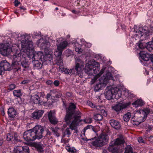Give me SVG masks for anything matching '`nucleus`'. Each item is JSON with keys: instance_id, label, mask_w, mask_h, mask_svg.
Instances as JSON below:
<instances>
[{"instance_id": "4c0bfd02", "label": "nucleus", "mask_w": 153, "mask_h": 153, "mask_svg": "<svg viewBox=\"0 0 153 153\" xmlns=\"http://www.w3.org/2000/svg\"><path fill=\"white\" fill-rule=\"evenodd\" d=\"M42 47L45 50V51H46V49H48V47L50 46V44L49 42H48L47 43L44 41L42 42Z\"/></svg>"}, {"instance_id": "e433bc0d", "label": "nucleus", "mask_w": 153, "mask_h": 153, "mask_svg": "<svg viewBox=\"0 0 153 153\" xmlns=\"http://www.w3.org/2000/svg\"><path fill=\"white\" fill-rule=\"evenodd\" d=\"M94 119L96 121H100L102 120L103 116L100 114H97L94 115Z\"/></svg>"}, {"instance_id": "72a5a7b5", "label": "nucleus", "mask_w": 153, "mask_h": 153, "mask_svg": "<svg viewBox=\"0 0 153 153\" xmlns=\"http://www.w3.org/2000/svg\"><path fill=\"white\" fill-rule=\"evenodd\" d=\"M131 117V114L130 112H128L125 114L123 116V120L126 122L128 121Z\"/></svg>"}, {"instance_id": "b1692460", "label": "nucleus", "mask_w": 153, "mask_h": 153, "mask_svg": "<svg viewBox=\"0 0 153 153\" xmlns=\"http://www.w3.org/2000/svg\"><path fill=\"white\" fill-rule=\"evenodd\" d=\"M68 45V42L67 41H64L60 43L59 45H57V48L58 49L61 50L63 51Z\"/></svg>"}, {"instance_id": "412c9836", "label": "nucleus", "mask_w": 153, "mask_h": 153, "mask_svg": "<svg viewBox=\"0 0 153 153\" xmlns=\"http://www.w3.org/2000/svg\"><path fill=\"white\" fill-rule=\"evenodd\" d=\"M13 61L12 65L11 66L12 67V69H16L17 71L20 70V64L19 63L21 61H17L15 60L14 59H13Z\"/></svg>"}, {"instance_id": "bb28decb", "label": "nucleus", "mask_w": 153, "mask_h": 153, "mask_svg": "<svg viewBox=\"0 0 153 153\" xmlns=\"http://www.w3.org/2000/svg\"><path fill=\"white\" fill-rule=\"evenodd\" d=\"M13 94L15 97L19 98H20L22 95V90L21 89L14 90L13 91Z\"/></svg>"}, {"instance_id": "49530a36", "label": "nucleus", "mask_w": 153, "mask_h": 153, "mask_svg": "<svg viewBox=\"0 0 153 153\" xmlns=\"http://www.w3.org/2000/svg\"><path fill=\"white\" fill-rule=\"evenodd\" d=\"M16 88V85L14 84L10 85L8 89L10 91L13 90Z\"/></svg>"}, {"instance_id": "c03bdc74", "label": "nucleus", "mask_w": 153, "mask_h": 153, "mask_svg": "<svg viewBox=\"0 0 153 153\" xmlns=\"http://www.w3.org/2000/svg\"><path fill=\"white\" fill-rule=\"evenodd\" d=\"M68 152L72 153H75L76 152V150L74 148H71L69 147H67L66 148Z\"/></svg>"}, {"instance_id": "c756f323", "label": "nucleus", "mask_w": 153, "mask_h": 153, "mask_svg": "<svg viewBox=\"0 0 153 153\" xmlns=\"http://www.w3.org/2000/svg\"><path fill=\"white\" fill-rule=\"evenodd\" d=\"M132 105H135L136 107L141 106L143 105V102L141 99L137 100L132 103Z\"/></svg>"}, {"instance_id": "13d9d810", "label": "nucleus", "mask_w": 153, "mask_h": 153, "mask_svg": "<svg viewBox=\"0 0 153 153\" xmlns=\"http://www.w3.org/2000/svg\"><path fill=\"white\" fill-rule=\"evenodd\" d=\"M104 69H102L100 72V73L97 74V76H100L104 72Z\"/></svg>"}, {"instance_id": "c85d7f7f", "label": "nucleus", "mask_w": 153, "mask_h": 153, "mask_svg": "<svg viewBox=\"0 0 153 153\" xmlns=\"http://www.w3.org/2000/svg\"><path fill=\"white\" fill-rule=\"evenodd\" d=\"M56 64L57 65L59 66V67H62L64 65L62 58L61 57H57L56 59Z\"/></svg>"}, {"instance_id": "338daca9", "label": "nucleus", "mask_w": 153, "mask_h": 153, "mask_svg": "<svg viewBox=\"0 0 153 153\" xmlns=\"http://www.w3.org/2000/svg\"><path fill=\"white\" fill-rule=\"evenodd\" d=\"M45 96V94L44 92H42L40 93V96L42 97H44Z\"/></svg>"}, {"instance_id": "603ef678", "label": "nucleus", "mask_w": 153, "mask_h": 153, "mask_svg": "<svg viewBox=\"0 0 153 153\" xmlns=\"http://www.w3.org/2000/svg\"><path fill=\"white\" fill-rule=\"evenodd\" d=\"M53 84L55 86H57L59 85V82L58 80H55L53 82Z\"/></svg>"}, {"instance_id": "cd10ccee", "label": "nucleus", "mask_w": 153, "mask_h": 153, "mask_svg": "<svg viewBox=\"0 0 153 153\" xmlns=\"http://www.w3.org/2000/svg\"><path fill=\"white\" fill-rule=\"evenodd\" d=\"M59 70L65 72V74H69L74 71V69H69L65 68L64 67H59Z\"/></svg>"}, {"instance_id": "79ce46f5", "label": "nucleus", "mask_w": 153, "mask_h": 153, "mask_svg": "<svg viewBox=\"0 0 153 153\" xmlns=\"http://www.w3.org/2000/svg\"><path fill=\"white\" fill-rule=\"evenodd\" d=\"M44 61H47L49 59H51L52 58V56L51 54L48 53L47 52L45 53V55L44 56Z\"/></svg>"}, {"instance_id": "ddd939ff", "label": "nucleus", "mask_w": 153, "mask_h": 153, "mask_svg": "<svg viewBox=\"0 0 153 153\" xmlns=\"http://www.w3.org/2000/svg\"><path fill=\"white\" fill-rule=\"evenodd\" d=\"M22 52L21 53V51L19 49H16L15 51V52L13 55V59H14L15 60L21 61L22 58H23L24 56L23 55H21Z\"/></svg>"}, {"instance_id": "5fc2aeb1", "label": "nucleus", "mask_w": 153, "mask_h": 153, "mask_svg": "<svg viewBox=\"0 0 153 153\" xmlns=\"http://www.w3.org/2000/svg\"><path fill=\"white\" fill-rule=\"evenodd\" d=\"M101 112L102 114H103V115L104 116H107V112H106L103 109H102L101 110Z\"/></svg>"}, {"instance_id": "423d86ee", "label": "nucleus", "mask_w": 153, "mask_h": 153, "mask_svg": "<svg viewBox=\"0 0 153 153\" xmlns=\"http://www.w3.org/2000/svg\"><path fill=\"white\" fill-rule=\"evenodd\" d=\"M108 139V137L107 135L101 134L95 141L92 142L91 144L95 147H101L106 144Z\"/></svg>"}, {"instance_id": "e2e57ef3", "label": "nucleus", "mask_w": 153, "mask_h": 153, "mask_svg": "<svg viewBox=\"0 0 153 153\" xmlns=\"http://www.w3.org/2000/svg\"><path fill=\"white\" fill-rule=\"evenodd\" d=\"M46 83L48 85H50L53 83V82L51 80H49L46 81Z\"/></svg>"}, {"instance_id": "a211bd4d", "label": "nucleus", "mask_w": 153, "mask_h": 153, "mask_svg": "<svg viewBox=\"0 0 153 153\" xmlns=\"http://www.w3.org/2000/svg\"><path fill=\"white\" fill-rule=\"evenodd\" d=\"M140 114H138V117L137 119V120H134L132 121L134 122L135 121L136 122V123L134 124L135 125H138L144 121L146 119L147 117L146 115H143V116H140Z\"/></svg>"}, {"instance_id": "3c124183", "label": "nucleus", "mask_w": 153, "mask_h": 153, "mask_svg": "<svg viewBox=\"0 0 153 153\" xmlns=\"http://www.w3.org/2000/svg\"><path fill=\"white\" fill-rule=\"evenodd\" d=\"M88 105L92 108H94L95 107V105L90 101L88 102Z\"/></svg>"}, {"instance_id": "6ab92c4d", "label": "nucleus", "mask_w": 153, "mask_h": 153, "mask_svg": "<svg viewBox=\"0 0 153 153\" xmlns=\"http://www.w3.org/2000/svg\"><path fill=\"white\" fill-rule=\"evenodd\" d=\"M31 99L33 102L36 104H41L42 102V101L40 100V97L38 95L34 94L33 95L30 96Z\"/></svg>"}, {"instance_id": "5701e85b", "label": "nucleus", "mask_w": 153, "mask_h": 153, "mask_svg": "<svg viewBox=\"0 0 153 153\" xmlns=\"http://www.w3.org/2000/svg\"><path fill=\"white\" fill-rule=\"evenodd\" d=\"M110 123L111 125L114 128L118 129L120 127V125L117 121L112 120H110Z\"/></svg>"}, {"instance_id": "20e7f679", "label": "nucleus", "mask_w": 153, "mask_h": 153, "mask_svg": "<svg viewBox=\"0 0 153 153\" xmlns=\"http://www.w3.org/2000/svg\"><path fill=\"white\" fill-rule=\"evenodd\" d=\"M125 142L123 136L120 135L115 140L111 142L108 149L112 153H121L122 150L119 146L124 144Z\"/></svg>"}, {"instance_id": "a18cd8bd", "label": "nucleus", "mask_w": 153, "mask_h": 153, "mask_svg": "<svg viewBox=\"0 0 153 153\" xmlns=\"http://www.w3.org/2000/svg\"><path fill=\"white\" fill-rule=\"evenodd\" d=\"M13 139V136L10 134H8L7 135V140L8 141L11 140Z\"/></svg>"}, {"instance_id": "39448f33", "label": "nucleus", "mask_w": 153, "mask_h": 153, "mask_svg": "<svg viewBox=\"0 0 153 153\" xmlns=\"http://www.w3.org/2000/svg\"><path fill=\"white\" fill-rule=\"evenodd\" d=\"M94 65L86 64L85 67V73L89 76H91L94 74H96L99 71L100 68L99 67V64L97 62H94Z\"/></svg>"}, {"instance_id": "052dcab7", "label": "nucleus", "mask_w": 153, "mask_h": 153, "mask_svg": "<svg viewBox=\"0 0 153 153\" xmlns=\"http://www.w3.org/2000/svg\"><path fill=\"white\" fill-rule=\"evenodd\" d=\"M92 126L91 125H88L86 127H85L84 129V130L85 131L86 130L88 129H90L92 127Z\"/></svg>"}, {"instance_id": "aec40b11", "label": "nucleus", "mask_w": 153, "mask_h": 153, "mask_svg": "<svg viewBox=\"0 0 153 153\" xmlns=\"http://www.w3.org/2000/svg\"><path fill=\"white\" fill-rule=\"evenodd\" d=\"M7 113L9 117L13 118L16 115V111L14 108L11 107L8 109Z\"/></svg>"}, {"instance_id": "9b49d317", "label": "nucleus", "mask_w": 153, "mask_h": 153, "mask_svg": "<svg viewBox=\"0 0 153 153\" xmlns=\"http://www.w3.org/2000/svg\"><path fill=\"white\" fill-rule=\"evenodd\" d=\"M15 153H29V149L27 146H17L14 148Z\"/></svg>"}, {"instance_id": "a19ab883", "label": "nucleus", "mask_w": 153, "mask_h": 153, "mask_svg": "<svg viewBox=\"0 0 153 153\" xmlns=\"http://www.w3.org/2000/svg\"><path fill=\"white\" fill-rule=\"evenodd\" d=\"M71 134V133L69 128H67L64 132V134L63 135V137H65L66 135H68V137H69L70 135Z\"/></svg>"}, {"instance_id": "6e6d98bb", "label": "nucleus", "mask_w": 153, "mask_h": 153, "mask_svg": "<svg viewBox=\"0 0 153 153\" xmlns=\"http://www.w3.org/2000/svg\"><path fill=\"white\" fill-rule=\"evenodd\" d=\"M150 60L151 62H152V63L151 68L152 69H153V54H152L151 55L150 57Z\"/></svg>"}, {"instance_id": "09e8293b", "label": "nucleus", "mask_w": 153, "mask_h": 153, "mask_svg": "<svg viewBox=\"0 0 153 153\" xmlns=\"http://www.w3.org/2000/svg\"><path fill=\"white\" fill-rule=\"evenodd\" d=\"M75 51L78 52L79 53H80L82 52V50L80 48L76 47L75 48Z\"/></svg>"}, {"instance_id": "2eb2a0df", "label": "nucleus", "mask_w": 153, "mask_h": 153, "mask_svg": "<svg viewBox=\"0 0 153 153\" xmlns=\"http://www.w3.org/2000/svg\"><path fill=\"white\" fill-rule=\"evenodd\" d=\"M0 63L4 71H10L12 69V66L6 60L2 61Z\"/></svg>"}, {"instance_id": "69168bd1", "label": "nucleus", "mask_w": 153, "mask_h": 153, "mask_svg": "<svg viewBox=\"0 0 153 153\" xmlns=\"http://www.w3.org/2000/svg\"><path fill=\"white\" fill-rule=\"evenodd\" d=\"M51 135V133L49 130H48L47 131L46 135Z\"/></svg>"}, {"instance_id": "9d476101", "label": "nucleus", "mask_w": 153, "mask_h": 153, "mask_svg": "<svg viewBox=\"0 0 153 153\" xmlns=\"http://www.w3.org/2000/svg\"><path fill=\"white\" fill-rule=\"evenodd\" d=\"M129 104L128 103H118L114 106H112V108L117 113H119L120 112L122 111L123 109L126 108L129 105Z\"/></svg>"}, {"instance_id": "864d4df0", "label": "nucleus", "mask_w": 153, "mask_h": 153, "mask_svg": "<svg viewBox=\"0 0 153 153\" xmlns=\"http://www.w3.org/2000/svg\"><path fill=\"white\" fill-rule=\"evenodd\" d=\"M62 96V94L61 93H59L55 95V97L56 98H60Z\"/></svg>"}, {"instance_id": "4be33fe9", "label": "nucleus", "mask_w": 153, "mask_h": 153, "mask_svg": "<svg viewBox=\"0 0 153 153\" xmlns=\"http://www.w3.org/2000/svg\"><path fill=\"white\" fill-rule=\"evenodd\" d=\"M106 84L105 82H101L100 81V82L97 84H96L94 88V91H97L100 90L102 88L105 86Z\"/></svg>"}, {"instance_id": "8fccbe9b", "label": "nucleus", "mask_w": 153, "mask_h": 153, "mask_svg": "<svg viewBox=\"0 0 153 153\" xmlns=\"http://www.w3.org/2000/svg\"><path fill=\"white\" fill-rule=\"evenodd\" d=\"M30 82V81L29 80L26 79V80H24L23 81H22L21 82V84H27L28 83Z\"/></svg>"}, {"instance_id": "4468645a", "label": "nucleus", "mask_w": 153, "mask_h": 153, "mask_svg": "<svg viewBox=\"0 0 153 153\" xmlns=\"http://www.w3.org/2000/svg\"><path fill=\"white\" fill-rule=\"evenodd\" d=\"M48 113V117L50 123L54 125L57 124L58 121L55 116L54 113L51 111Z\"/></svg>"}, {"instance_id": "f704fd0d", "label": "nucleus", "mask_w": 153, "mask_h": 153, "mask_svg": "<svg viewBox=\"0 0 153 153\" xmlns=\"http://www.w3.org/2000/svg\"><path fill=\"white\" fill-rule=\"evenodd\" d=\"M51 129L57 137L59 136L60 134L58 132L59 128L58 127H51Z\"/></svg>"}, {"instance_id": "7c9ffc66", "label": "nucleus", "mask_w": 153, "mask_h": 153, "mask_svg": "<svg viewBox=\"0 0 153 153\" xmlns=\"http://www.w3.org/2000/svg\"><path fill=\"white\" fill-rule=\"evenodd\" d=\"M151 55L148 54H141L140 56L141 58L144 61H147L150 59V57Z\"/></svg>"}, {"instance_id": "393cba45", "label": "nucleus", "mask_w": 153, "mask_h": 153, "mask_svg": "<svg viewBox=\"0 0 153 153\" xmlns=\"http://www.w3.org/2000/svg\"><path fill=\"white\" fill-rule=\"evenodd\" d=\"M113 77L110 72H107L105 75L104 76L103 82L105 83L106 81L108 80L113 79Z\"/></svg>"}, {"instance_id": "58836bf2", "label": "nucleus", "mask_w": 153, "mask_h": 153, "mask_svg": "<svg viewBox=\"0 0 153 153\" xmlns=\"http://www.w3.org/2000/svg\"><path fill=\"white\" fill-rule=\"evenodd\" d=\"M124 153H133L132 147L130 146H127L125 148Z\"/></svg>"}, {"instance_id": "473e14b6", "label": "nucleus", "mask_w": 153, "mask_h": 153, "mask_svg": "<svg viewBox=\"0 0 153 153\" xmlns=\"http://www.w3.org/2000/svg\"><path fill=\"white\" fill-rule=\"evenodd\" d=\"M33 146L38 150L41 151L43 149V145L40 143H35L33 144Z\"/></svg>"}, {"instance_id": "a878e982", "label": "nucleus", "mask_w": 153, "mask_h": 153, "mask_svg": "<svg viewBox=\"0 0 153 153\" xmlns=\"http://www.w3.org/2000/svg\"><path fill=\"white\" fill-rule=\"evenodd\" d=\"M34 69H40L42 66V64L39 61H33Z\"/></svg>"}, {"instance_id": "f257e3e1", "label": "nucleus", "mask_w": 153, "mask_h": 153, "mask_svg": "<svg viewBox=\"0 0 153 153\" xmlns=\"http://www.w3.org/2000/svg\"><path fill=\"white\" fill-rule=\"evenodd\" d=\"M66 110L65 121L68 125H69L70 128L72 130H74L75 132L77 134L78 131L76 128L82 121L80 119L81 113L79 110H76L75 105L72 102L69 103Z\"/></svg>"}, {"instance_id": "7ed1b4c3", "label": "nucleus", "mask_w": 153, "mask_h": 153, "mask_svg": "<svg viewBox=\"0 0 153 153\" xmlns=\"http://www.w3.org/2000/svg\"><path fill=\"white\" fill-rule=\"evenodd\" d=\"M44 128L40 125L36 126L32 129L25 131L23 134V137L27 141H33L36 139H40L43 137Z\"/></svg>"}, {"instance_id": "de8ad7c7", "label": "nucleus", "mask_w": 153, "mask_h": 153, "mask_svg": "<svg viewBox=\"0 0 153 153\" xmlns=\"http://www.w3.org/2000/svg\"><path fill=\"white\" fill-rule=\"evenodd\" d=\"M84 121L86 123H90L92 122V120L91 118H87L84 120Z\"/></svg>"}, {"instance_id": "4d7b16f0", "label": "nucleus", "mask_w": 153, "mask_h": 153, "mask_svg": "<svg viewBox=\"0 0 153 153\" xmlns=\"http://www.w3.org/2000/svg\"><path fill=\"white\" fill-rule=\"evenodd\" d=\"M15 5V6L17 7L18 6L19 4H20V2L18 0H15L14 1Z\"/></svg>"}, {"instance_id": "2f4dec72", "label": "nucleus", "mask_w": 153, "mask_h": 153, "mask_svg": "<svg viewBox=\"0 0 153 153\" xmlns=\"http://www.w3.org/2000/svg\"><path fill=\"white\" fill-rule=\"evenodd\" d=\"M146 49L149 51H153V42L146 43Z\"/></svg>"}, {"instance_id": "c9c22d12", "label": "nucleus", "mask_w": 153, "mask_h": 153, "mask_svg": "<svg viewBox=\"0 0 153 153\" xmlns=\"http://www.w3.org/2000/svg\"><path fill=\"white\" fill-rule=\"evenodd\" d=\"M62 52V51L60 49H58V48H57L56 51L54 53V55L57 57V58L61 57Z\"/></svg>"}, {"instance_id": "1a4fd4ad", "label": "nucleus", "mask_w": 153, "mask_h": 153, "mask_svg": "<svg viewBox=\"0 0 153 153\" xmlns=\"http://www.w3.org/2000/svg\"><path fill=\"white\" fill-rule=\"evenodd\" d=\"M12 52L11 47L8 45L3 44L0 45V53L3 56L8 55Z\"/></svg>"}, {"instance_id": "37998d69", "label": "nucleus", "mask_w": 153, "mask_h": 153, "mask_svg": "<svg viewBox=\"0 0 153 153\" xmlns=\"http://www.w3.org/2000/svg\"><path fill=\"white\" fill-rule=\"evenodd\" d=\"M149 113V109L148 108H146L142 111L141 114L143 115H146V117H147V115Z\"/></svg>"}, {"instance_id": "ea45409f", "label": "nucleus", "mask_w": 153, "mask_h": 153, "mask_svg": "<svg viewBox=\"0 0 153 153\" xmlns=\"http://www.w3.org/2000/svg\"><path fill=\"white\" fill-rule=\"evenodd\" d=\"M139 48L141 49L146 48V43L145 42H140L138 44Z\"/></svg>"}, {"instance_id": "f3484780", "label": "nucleus", "mask_w": 153, "mask_h": 153, "mask_svg": "<svg viewBox=\"0 0 153 153\" xmlns=\"http://www.w3.org/2000/svg\"><path fill=\"white\" fill-rule=\"evenodd\" d=\"M20 62H21V64L22 67L24 68V70H25L28 68L29 63L25 57L22 58Z\"/></svg>"}, {"instance_id": "0eeeda50", "label": "nucleus", "mask_w": 153, "mask_h": 153, "mask_svg": "<svg viewBox=\"0 0 153 153\" xmlns=\"http://www.w3.org/2000/svg\"><path fill=\"white\" fill-rule=\"evenodd\" d=\"M76 65L75 67V70L76 71V75L82 78L83 76L82 71L84 67V62L79 58L76 57Z\"/></svg>"}, {"instance_id": "bf43d9fd", "label": "nucleus", "mask_w": 153, "mask_h": 153, "mask_svg": "<svg viewBox=\"0 0 153 153\" xmlns=\"http://www.w3.org/2000/svg\"><path fill=\"white\" fill-rule=\"evenodd\" d=\"M138 141L140 143H143V139L141 137H139L138 138Z\"/></svg>"}, {"instance_id": "0e129e2a", "label": "nucleus", "mask_w": 153, "mask_h": 153, "mask_svg": "<svg viewBox=\"0 0 153 153\" xmlns=\"http://www.w3.org/2000/svg\"><path fill=\"white\" fill-rule=\"evenodd\" d=\"M51 95L50 93H48L46 96L47 99L48 100L51 98Z\"/></svg>"}, {"instance_id": "dca6fc26", "label": "nucleus", "mask_w": 153, "mask_h": 153, "mask_svg": "<svg viewBox=\"0 0 153 153\" xmlns=\"http://www.w3.org/2000/svg\"><path fill=\"white\" fill-rule=\"evenodd\" d=\"M138 33L137 34L138 36H142L143 35H147L149 33L148 28L146 27H140L138 31Z\"/></svg>"}, {"instance_id": "680f3d73", "label": "nucleus", "mask_w": 153, "mask_h": 153, "mask_svg": "<svg viewBox=\"0 0 153 153\" xmlns=\"http://www.w3.org/2000/svg\"><path fill=\"white\" fill-rule=\"evenodd\" d=\"M13 140L14 141V143H17L19 142L20 140L18 139L17 137H15L13 138Z\"/></svg>"}, {"instance_id": "f03ea898", "label": "nucleus", "mask_w": 153, "mask_h": 153, "mask_svg": "<svg viewBox=\"0 0 153 153\" xmlns=\"http://www.w3.org/2000/svg\"><path fill=\"white\" fill-rule=\"evenodd\" d=\"M22 50L24 53H26L27 56L32 58L33 61H39L40 60L43 61L44 55L43 53L40 51L38 52L32 51L33 49V43L32 41L28 40H22L21 42Z\"/></svg>"}, {"instance_id": "6e6552de", "label": "nucleus", "mask_w": 153, "mask_h": 153, "mask_svg": "<svg viewBox=\"0 0 153 153\" xmlns=\"http://www.w3.org/2000/svg\"><path fill=\"white\" fill-rule=\"evenodd\" d=\"M118 93H120V91L119 90V89L117 88H112L110 90L107 88L105 91L104 94L107 99L110 100L112 98L113 95L117 96L119 94Z\"/></svg>"}, {"instance_id": "f8f14e48", "label": "nucleus", "mask_w": 153, "mask_h": 153, "mask_svg": "<svg viewBox=\"0 0 153 153\" xmlns=\"http://www.w3.org/2000/svg\"><path fill=\"white\" fill-rule=\"evenodd\" d=\"M44 111L42 110H37L32 114V117L34 119H39L42 116Z\"/></svg>"}, {"instance_id": "774afa93", "label": "nucleus", "mask_w": 153, "mask_h": 153, "mask_svg": "<svg viewBox=\"0 0 153 153\" xmlns=\"http://www.w3.org/2000/svg\"><path fill=\"white\" fill-rule=\"evenodd\" d=\"M19 8H20V9H22V10H25L26 9V8H24V7L22 6H20L19 7Z\"/></svg>"}]
</instances>
